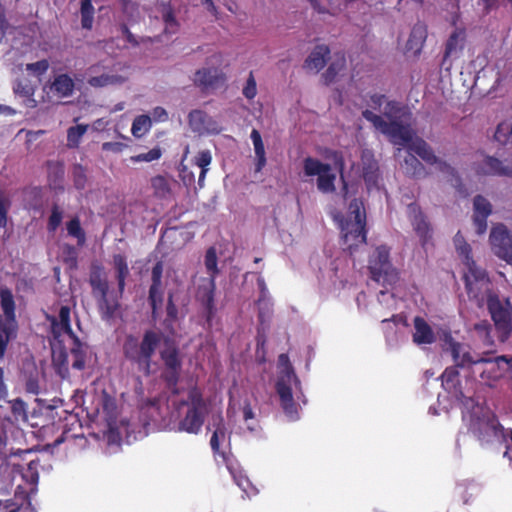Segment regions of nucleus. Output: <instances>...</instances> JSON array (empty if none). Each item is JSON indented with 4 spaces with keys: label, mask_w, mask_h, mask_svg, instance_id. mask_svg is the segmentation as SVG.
I'll use <instances>...</instances> for the list:
<instances>
[{
    "label": "nucleus",
    "mask_w": 512,
    "mask_h": 512,
    "mask_svg": "<svg viewBox=\"0 0 512 512\" xmlns=\"http://www.w3.org/2000/svg\"><path fill=\"white\" fill-rule=\"evenodd\" d=\"M31 208L38 210L42 207L43 188L41 186H33L27 190Z\"/></svg>",
    "instance_id": "obj_56"
},
{
    "label": "nucleus",
    "mask_w": 512,
    "mask_h": 512,
    "mask_svg": "<svg viewBox=\"0 0 512 512\" xmlns=\"http://www.w3.org/2000/svg\"><path fill=\"white\" fill-rule=\"evenodd\" d=\"M0 305L4 313L3 323L17 328L15 301L11 290L7 287L0 289Z\"/></svg>",
    "instance_id": "obj_23"
},
{
    "label": "nucleus",
    "mask_w": 512,
    "mask_h": 512,
    "mask_svg": "<svg viewBox=\"0 0 512 512\" xmlns=\"http://www.w3.org/2000/svg\"><path fill=\"white\" fill-rule=\"evenodd\" d=\"M9 403L11 413L17 420H27V404L21 398H16Z\"/></svg>",
    "instance_id": "obj_55"
},
{
    "label": "nucleus",
    "mask_w": 512,
    "mask_h": 512,
    "mask_svg": "<svg viewBox=\"0 0 512 512\" xmlns=\"http://www.w3.org/2000/svg\"><path fill=\"white\" fill-rule=\"evenodd\" d=\"M66 229L69 236L77 240L78 246H83L86 242V233L81 226L78 216L73 217L66 223Z\"/></svg>",
    "instance_id": "obj_35"
},
{
    "label": "nucleus",
    "mask_w": 512,
    "mask_h": 512,
    "mask_svg": "<svg viewBox=\"0 0 512 512\" xmlns=\"http://www.w3.org/2000/svg\"><path fill=\"white\" fill-rule=\"evenodd\" d=\"M215 430L210 439V446L214 453L220 452V441L225 439L226 427L222 415L213 418Z\"/></svg>",
    "instance_id": "obj_32"
},
{
    "label": "nucleus",
    "mask_w": 512,
    "mask_h": 512,
    "mask_svg": "<svg viewBox=\"0 0 512 512\" xmlns=\"http://www.w3.org/2000/svg\"><path fill=\"white\" fill-rule=\"evenodd\" d=\"M89 285L103 320L113 319L120 309L118 292L109 290V283L101 264H92L89 274Z\"/></svg>",
    "instance_id": "obj_2"
},
{
    "label": "nucleus",
    "mask_w": 512,
    "mask_h": 512,
    "mask_svg": "<svg viewBox=\"0 0 512 512\" xmlns=\"http://www.w3.org/2000/svg\"><path fill=\"white\" fill-rule=\"evenodd\" d=\"M502 426L495 415L486 413L482 416H472L469 431L481 443H490L501 432Z\"/></svg>",
    "instance_id": "obj_10"
},
{
    "label": "nucleus",
    "mask_w": 512,
    "mask_h": 512,
    "mask_svg": "<svg viewBox=\"0 0 512 512\" xmlns=\"http://www.w3.org/2000/svg\"><path fill=\"white\" fill-rule=\"evenodd\" d=\"M73 184L77 190H83L87 183L86 170L81 164H75L72 169Z\"/></svg>",
    "instance_id": "obj_51"
},
{
    "label": "nucleus",
    "mask_w": 512,
    "mask_h": 512,
    "mask_svg": "<svg viewBox=\"0 0 512 512\" xmlns=\"http://www.w3.org/2000/svg\"><path fill=\"white\" fill-rule=\"evenodd\" d=\"M87 130L88 125L86 124L69 127L67 130V146L69 148H77L80 144L81 138Z\"/></svg>",
    "instance_id": "obj_39"
},
{
    "label": "nucleus",
    "mask_w": 512,
    "mask_h": 512,
    "mask_svg": "<svg viewBox=\"0 0 512 512\" xmlns=\"http://www.w3.org/2000/svg\"><path fill=\"white\" fill-rule=\"evenodd\" d=\"M162 17L165 23V32L175 33L178 29V22L176 21L173 10L170 7L165 9Z\"/></svg>",
    "instance_id": "obj_58"
},
{
    "label": "nucleus",
    "mask_w": 512,
    "mask_h": 512,
    "mask_svg": "<svg viewBox=\"0 0 512 512\" xmlns=\"http://www.w3.org/2000/svg\"><path fill=\"white\" fill-rule=\"evenodd\" d=\"M151 128V118L148 115H139L137 116L133 123L131 132L134 137L140 138L144 134H146Z\"/></svg>",
    "instance_id": "obj_42"
},
{
    "label": "nucleus",
    "mask_w": 512,
    "mask_h": 512,
    "mask_svg": "<svg viewBox=\"0 0 512 512\" xmlns=\"http://www.w3.org/2000/svg\"><path fill=\"white\" fill-rule=\"evenodd\" d=\"M64 211L58 203H53L51 213L47 220V230L50 233L56 232L63 220Z\"/></svg>",
    "instance_id": "obj_43"
},
{
    "label": "nucleus",
    "mask_w": 512,
    "mask_h": 512,
    "mask_svg": "<svg viewBox=\"0 0 512 512\" xmlns=\"http://www.w3.org/2000/svg\"><path fill=\"white\" fill-rule=\"evenodd\" d=\"M491 355L490 351L483 352L476 368L473 369V373L478 374L481 381L490 387L503 376L507 369L506 365L512 362V358L508 356L491 357Z\"/></svg>",
    "instance_id": "obj_8"
},
{
    "label": "nucleus",
    "mask_w": 512,
    "mask_h": 512,
    "mask_svg": "<svg viewBox=\"0 0 512 512\" xmlns=\"http://www.w3.org/2000/svg\"><path fill=\"white\" fill-rule=\"evenodd\" d=\"M364 119L372 123V125L384 135L388 136L390 141L395 145L407 146L415 139L413 131L409 125H405L398 120L385 121L380 115L375 114L369 109L362 111Z\"/></svg>",
    "instance_id": "obj_6"
},
{
    "label": "nucleus",
    "mask_w": 512,
    "mask_h": 512,
    "mask_svg": "<svg viewBox=\"0 0 512 512\" xmlns=\"http://www.w3.org/2000/svg\"><path fill=\"white\" fill-rule=\"evenodd\" d=\"M112 263L115 269V277L118 285V296L122 297L126 286V279L130 275L127 257L123 254H114L112 257Z\"/></svg>",
    "instance_id": "obj_25"
},
{
    "label": "nucleus",
    "mask_w": 512,
    "mask_h": 512,
    "mask_svg": "<svg viewBox=\"0 0 512 512\" xmlns=\"http://www.w3.org/2000/svg\"><path fill=\"white\" fill-rule=\"evenodd\" d=\"M120 81V76L102 74L100 76L91 77L88 84L92 87H104L111 84H116Z\"/></svg>",
    "instance_id": "obj_54"
},
{
    "label": "nucleus",
    "mask_w": 512,
    "mask_h": 512,
    "mask_svg": "<svg viewBox=\"0 0 512 512\" xmlns=\"http://www.w3.org/2000/svg\"><path fill=\"white\" fill-rule=\"evenodd\" d=\"M225 80V73L215 67L199 69L194 75V84L203 91L217 88L222 85Z\"/></svg>",
    "instance_id": "obj_19"
},
{
    "label": "nucleus",
    "mask_w": 512,
    "mask_h": 512,
    "mask_svg": "<svg viewBox=\"0 0 512 512\" xmlns=\"http://www.w3.org/2000/svg\"><path fill=\"white\" fill-rule=\"evenodd\" d=\"M48 183L53 190L63 191L64 166L61 162L47 161Z\"/></svg>",
    "instance_id": "obj_28"
},
{
    "label": "nucleus",
    "mask_w": 512,
    "mask_h": 512,
    "mask_svg": "<svg viewBox=\"0 0 512 512\" xmlns=\"http://www.w3.org/2000/svg\"><path fill=\"white\" fill-rule=\"evenodd\" d=\"M474 330L481 338H483V342L486 345H492L494 343L491 336L492 326L487 320H481L476 323L474 325Z\"/></svg>",
    "instance_id": "obj_52"
},
{
    "label": "nucleus",
    "mask_w": 512,
    "mask_h": 512,
    "mask_svg": "<svg viewBox=\"0 0 512 512\" xmlns=\"http://www.w3.org/2000/svg\"><path fill=\"white\" fill-rule=\"evenodd\" d=\"M427 38V29L423 25H416L413 27L409 39L408 45L410 49H416V51H420L423 47V44Z\"/></svg>",
    "instance_id": "obj_37"
},
{
    "label": "nucleus",
    "mask_w": 512,
    "mask_h": 512,
    "mask_svg": "<svg viewBox=\"0 0 512 512\" xmlns=\"http://www.w3.org/2000/svg\"><path fill=\"white\" fill-rule=\"evenodd\" d=\"M370 278L378 284H392L399 278L397 269L390 259V247L379 245L370 254L368 259Z\"/></svg>",
    "instance_id": "obj_5"
},
{
    "label": "nucleus",
    "mask_w": 512,
    "mask_h": 512,
    "mask_svg": "<svg viewBox=\"0 0 512 512\" xmlns=\"http://www.w3.org/2000/svg\"><path fill=\"white\" fill-rule=\"evenodd\" d=\"M490 244L495 255L512 263V235L504 224H498L492 228Z\"/></svg>",
    "instance_id": "obj_11"
},
{
    "label": "nucleus",
    "mask_w": 512,
    "mask_h": 512,
    "mask_svg": "<svg viewBox=\"0 0 512 512\" xmlns=\"http://www.w3.org/2000/svg\"><path fill=\"white\" fill-rule=\"evenodd\" d=\"M156 289H152V285L149 287L148 300L152 309V314L155 315L157 310L161 307L163 302V291L162 286H156Z\"/></svg>",
    "instance_id": "obj_53"
},
{
    "label": "nucleus",
    "mask_w": 512,
    "mask_h": 512,
    "mask_svg": "<svg viewBox=\"0 0 512 512\" xmlns=\"http://www.w3.org/2000/svg\"><path fill=\"white\" fill-rule=\"evenodd\" d=\"M466 40V32L463 28H456L448 37L445 43V50L442 59V67H445L447 70L450 69L451 64L445 66L447 60L451 57H456L464 48V43Z\"/></svg>",
    "instance_id": "obj_21"
},
{
    "label": "nucleus",
    "mask_w": 512,
    "mask_h": 512,
    "mask_svg": "<svg viewBox=\"0 0 512 512\" xmlns=\"http://www.w3.org/2000/svg\"><path fill=\"white\" fill-rule=\"evenodd\" d=\"M304 173L306 176H319L323 172L331 171V165L322 163L318 159L306 157L303 161Z\"/></svg>",
    "instance_id": "obj_34"
},
{
    "label": "nucleus",
    "mask_w": 512,
    "mask_h": 512,
    "mask_svg": "<svg viewBox=\"0 0 512 512\" xmlns=\"http://www.w3.org/2000/svg\"><path fill=\"white\" fill-rule=\"evenodd\" d=\"M159 348V357L162 362L160 378L166 387L177 393L180 381L183 355L178 343L161 331L147 329L141 339L133 334L125 337L122 346L124 358L145 376L151 374L152 360Z\"/></svg>",
    "instance_id": "obj_1"
},
{
    "label": "nucleus",
    "mask_w": 512,
    "mask_h": 512,
    "mask_svg": "<svg viewBox=\"0 0 512 512\" xmlns=\"http://www.w3.org/2000/svg\"><path fill=\"white\" fill-rule=\"evenodd\" d=\"M459 367L450 366L447 367L441 375L442 385L445 389L450 390L455 388L456 384L459 383Z\"/></svg>",
    "instance_id": "obj_48"
},
{
    "label": "nucleus",
    "mask_w": 512,
    "mask_h": 512,
    "mask_svg": "<svg viewBox=\"0 0 512 512\" xmlns=\"http://www.w3.org/2000/svg\"><path fill=\"white\" fill-rule=\"evenodd\" d=\"M330 55V49L327 45L321 44L315 46L304 62V68L315 73L319 72L327 63Z\"/></svg>",
    "instance_id": "obj_22"
},
{
    "label": "nucleus",
    "mask_w": 512,
    "mask_h": 512,
    "mask_svg": "<svg viewBox=\"0 0 512 512\" xmlns=\"http://www.w3.org/2000/svg\"><path fill=\"white\" fill-rule=\"evenodd\" d=\"M151 187L153 188L154 195L158 198H166L171 193L169 183L162 175H157L151 179Z\"/></svg>",
    "instance_id": "obj_45"
},
{
    "label": "nucleus",
    "mask_w": 512,
    "mask_h": 512,
    "mask_svg": "<svg viewBox=\"0 0 512 512\" xmlns=\"http://www.w3.org/2000/svg\"><path fill=\"white\" fill-rule=\"evenodd\" d=\"M15 95L22 98L31 97L35 94V88L27 79H16L12 86Z\"/></svg>",
    "instance_id": "obj_47"
},
{
    "label": "nucleus",
    "mask_w": 512,
    "mask_h": 512,
    "mask_svg": "<svg viewBox=\"0 0 512 512\" xmlns=\"http://www.w3.org/2000/svg\"><path fill=\"white\" fill-rule=\"evenodd\" d=\"M487 309L494 322L499 341L506 342L512 332V305L510 300L501 301L497 294H489Z\"/></svg>",
    "instance_id": "obj_7"
},
{
    "label": "nucleus",
    "mask_w": 512,
    "mask_h": 512,
    "mask_svg": "<svg viewBox=\"0 0 512 512\" xmlns=\"http://www.w3.org/2000/svg\"><path fill=\"white\" fill-rule=\"evenodd\" d=\"M345 59L342 58L340 61L332 62L326 71L322 74L323 81L326 85L331 84L336 79L338 73L344 68Z\"/></svg>",
    "instance_id": "obj_49"
},
{
    "label": "nucleus",
    "mask_w": 512,
    "mask_h": 512,
    "mask_svg": "<svg viewBox=\"0 0 512 512\" xmlns=\"http://www.w3.org/2000/svg\"><path fill=\"white\" fill-rule=\"evenodd\" d=\"M17 328L3 323L0 316V361L4 359L9 342L16 337Z\"/></svg>",
    "instance_id": "obj_33"
},
{
    "label": "nucleus",
    "mask_w": 512,
    "mask_h": 512,
    "mask_svg": "<svg viewBox=\"0 0 512 512\" xmlns=\"http://www.w3.org/2000/svg\"><path fill=\"white\" fill-rule=\"evenodd\" d=\"M95 9L92 5V0H81L80 15L81 26L83 29L91 30L94 22Z\"/></svg>",
    "instance_id": "obj_36"
},
{
    "label": "nucleus",
    "mask_w": 512,
    "mask_h": 512,
    "mask_svg": "<svg viewBox=\"0 0 512 512\" xmlns=\"http://www.w3.org/2000/svg\"><path fill=\"white\" fill-rule=\"evenodd\" d=\"M455 247H456L458 254L464 258L467 268H470V263H475V261L472 259V256H471L470 245L466 242L464 244H460Z\"/></svg>",
    "instance_id": "obj_63"
},
{
    "label": "nucleus",
    "mask_w": 512,
    "mask_h": 512,
    "mask_svg": "<svg viewBox=\"0 0 512 512\" xmlns=\"http://www.w3.org/2000/svg\"><path fill=\"white\" fill-rule=\"evenodd\" d=\"M336 175L329 172H323L318 176L317 188L322 193H333L335 191Z\"/></svg>",
    "instance_id": "obj_46"
},
{
    "label": "nucleus",
    "mask_w": 512,
    "mask_h": 512,
    "mask_svg": "<svg viewBox=\"0 0 512 512\" xmlns=\"http://www.w3.org/2000/svg\"><path fill=\"white\" fill-rule=\"evenodd\" d=\"M335 220L339 223L341 233L347 230H359L366 228V213L362 201L353 199L349 204L348 215L344 217L341 214L335 215Z\"/></svg>",
    "instance_id": "obj_12"
},
{
    "label": "nucleus",
    "mask_w": 512,
    "mask_h": 512,
    "mask_svg": "<svg viewBox=\"0 0 512 512\" xmlns=\"http://www.w3.org/2000/svg\"><path fill=\"white\" fill-rule=\"evenodd\" d=\"M251 140L256 155L255 171L260 172L266 165L265 147L260 132L257 129L251 131Z\"/></svg>",
    "instance_id": "obj_29"
},
{
    "label": "nucleus",
    "mask_w": 512,
    "mask_h": 512,
    "mask_svg": "<svg viewBox=\"0 0 512 512\" xmlns=\"http://www.w3.org/2000/svg\"><path fill=\"white\" fill-rule=\"evenodd\" d=\"M49 69V62L47 59H42L34 63L26 64V71L33 75L40 77L44 75Z\"/></svg>",
    "instance_id": "obj_57"
},
{
    "label": "nucleus",
    "mask_w": 512,
    "mask_h": 512,
    "mask_svg": "<svg viewBox=\"0 0 512 512\" xmlns=\"http://www.w3.org/2000/svg\"><path fill=\"white\" fill-rule=\"evenodd\" d=\"M186 406V412L178 423L179 431L198 434L208 414V406L201 391L197 387L189 389L187 399L180 402Z\"/></svg>",
    "instance_id": "obj_4"
},
{
    "label": "nucleus",
    "mask_w": 512,
    "mask_h": 512,
    "mask_svg": "<svg viewBox=\"0 0 512 512\" xmlns=\"http://www.w3.org/2000/svg\"><path fill=\"white\" fill-rule=\"evenodd\" d=\"M204 264H205L206 270L209 274V278L216 279L217 275L219 274V269L217 266V264H218L217 251L214 246H211L206 250Z\"/></svg>",
    "instance_id": "obj_41"
},
{
    "label": "nucleus",
    "mask_w": 512,
    "mask_h": 512,
    "mask_svg": "<svg viewBox=\"0 0 512 512\" xmlns=\"http://www.w3.org/2000/svg\"><path fill=\"white\" fill-rule=\"evenodd\" d=\"M162 155V151L159 147H155L151 150H149L146 153L138 154L137 156L133 157L132 159L136 162H151L154 160H158Z\"/></svg>",
    "instance_id": "obj_59"
},
{
    "label": "nucleus",
    "mask_w": 512,
    "mask_h": 512,
    "mask_svg": "<svg viewBox=\"0 0 512 512\" xmlns=\"http://www.w3.org/2000/svg\"><path fill=\"white\" fill-rule=\"evenodd\" d=\"M465 289L470 299H474L479 305L487 300L491 291V283L486 272L477 267L476 263H470L468 272L464 275Z\"/></svg>",
    "instance_id": "obj_9"
},
{
    "label": "nucleus",
    "mask_w": 512,
    "mask_h": 512,
    "mask_svg": "<svg viewBox=\"0 0 512 512\" xmlns=\"http://www.w3.org/2000/svg\"><path fill=\"white\" fill-rule=\"evenodd\" d=\"M11 207V200L6 194L0 190V228L6 229L9 222V209Z\"/></svg>",
    "instance_id": "obj_50"
},
{
    "label": "nucleus",
    "mask_w": 512,
    "mask_h": 512,
    "mask_svg": "<svg viewBox=\"0 0 512 512\" xmlns=\"http://www.w3.org/2000/svg\"><path fill=\"white\" fill-rule=\"evenodd\" d=\"M74 88V80L66 73L55 76L50 85L51 91L60 98L71 96Z\"/></svg>",
    "instance_id": "obj_26"
},
{
    "label": "nucleus",
    "mask_w": 512,
    "mask_h": 512,
    "mask_svg": "<svg viewBox=\"0 0 512 512\" xmlns=\"http://www.w3.org/2000/svg\"><path fill=\"white\" fill-rule=\"evenodd\" d=\"M73 346L70 349L72 360V368L83 370L86 364V348L80 339L75 336L72 338Z\"/></svg>",
    "instance_id": "obj_31"
},
{
    "label": "nucleus",
    "mask_w": 512,
    "mask_h": 512,
    "mask_svg": "<svg viewBox=\"0 0 512 512\" xmlns=\"http://www.w3.org/2000/svg\"><path fill=\"white\" fill-rule=\"evenodd\" d=\"M415 332L413 333V342L417 345L432 344L435 342L436 337L433 329L427 321L416 316L413 320Z\"/></svg>",
    "instance_id": "obj_24"
},
{
    "label": "nucleus",
    "mask_w": 512,
    "mask_h": 512,
    "mask_svg": "<svg viewBox=\"0 0 512 512\" xmlns=\"http://www.w3.org/2000/svg\"><path fill=\"white\" fill-rule=\"evenodd\" d=\"M242 93L249 100L253 99L257 94V85L252 72L249 74Z\"/></svg>",
    "instance_id": "obj_62"
},
{
    "label": "nucleus",
    "mask_w": 512,
    "mask_h": 512,
    "mask_svg": "<svg viewBox=\"0 0 512 512\" xmlns=\"http://www.w3.org/2000/svg\"><path fill=\"white\" fill-rule=\"evenodd\" d=\"M408 218L414 228V231L419 236L422 245H425L431 238V226L427 221L426 216L423 214L421 208L416 203H411L407 207Z\"/></svg>",
    "instance_id": "obj_18"
},
{
    "label": "nucleus",
    "mask_w": 512,
    "mask_h": 512,
    "mask_svg": "<svg viewBox=\"0 0 512 512\" xmlns=\"http://www.w3.org/2000/svg\"><path fill=\"white\" fill-rule=\"evenodd\" d=\"M405 114H406V107L404 105H402V103L395 101V100L386 101L385 107H384V115L388 119H390V121H392V120L399 121V119L404 117Z\"/></svg>",
    "instance_id": "obj_40"
},
{
    "label": "nucleus",
    "mask_w": 512,
    "mask_h": 512,
    "mask_svg": "<svg viewBox=\"0 0 512 512\" xmlns=\"http://www.w3.org/2000/svg\"><path fill=\"white\" fill-rule=\"evenodd\" d=\"M190 128L198 134H218L221 128L217 121L200 109L192 110L188 115Z\"/></svg>",
    "instance_id": "obj_17"
},
{
    "label": "nucleus",
    "mask_w": 512,
    "mask_h": 512,
    "mask_svg": "<svg viewBox=\"0 0 512 512\" xmlns=\"http://www.w3.org/2000/svg\"><path fill=\"white\" fill-rule=\"evenodd\" d=\"M45 318L50 323V333L54 340L60 342L63 335H68L71 339L76 336L71 327V309L69 306H61L58 316L46 314Z\"/></svg>",
    "instance_id": "obj_13"
},
{
    "label": "nucleus",
    "mask_w": 512,
    "mask_h": 512,
    "mask_svg": "<svg viewBox=\"0 0 512 512\" xmlns=\"http://www.w3.org/2000/svg\"><path fill=\"white\" fill-rule=\"evenodd\" d=\"M475 170L480 175L512 178V158L502 161L494 156L486 155L481 162L476 164Z\"/></svg>",
    "instance_id": "obj_16"
},
{
    "label": "nucleus",
    "mask_w": 512,
    "mask_h": 512,
    "mask_svg": "<svg viewBox=\"0 0 512 512\" xmlns=\"http://www.w3.org/2000/svg\"><path fill=\"white\" fill-rule=\"evenodd\" d=\"M494 139L501 145L512 143V123L507 120L500 122L496 127Z\"/></svg>",
    "instance_id": "obj_38"
},
{
    "label": "nucleus",
    "mask_w": 512,
    "mask_h": 512,
    "mask_svg": "<svg viewBox=\"0 0 512 512\" xmlns=\"http://www.w3.org/2000/svg\"><path fill=\"white\" fill-rule=\"evenodd\" d=\"M474 215L473 221L476 232L481 235L487 230V218L492 212L491 203L482 195L475 196L473 200Z\"/></svg>",
    "instance_id": "obj_20"
},
{
    "label": "nucleus",
    "mask_w": 512,
    "mask_h": 512,
    "mask_svg": "<svg viewBox=\"0 0 512 512\" xmlns=\"http://www.w3.org/2000/svg\"><path fill=\"white\" fill-rule=\"evenodd\" d=\"M162 275H163V263L158 261L152 268L151 271V285L152 289H156V286H162Z\"/></svg>",
    "instance_id": "obj_60"
},
{
    "label": "nucleus",
    "mask_w": 512,
    "mask_h": 512,
    "mask_svg": "<svg viewBox=\"0 0 512 512\" xmlns=\"http://www.w3.org/2000/svg\"><path fill=\"white\" fill-rule=\"evenodd\" d=\"M406 173L413 177L425 176V168L423 164L413 155L409 154L404 159Z\"/></svg>",
    "instance_id": "obj_44"
},
{
    "label": "nucleus",
    "mask_w": 512,
    "mask_h": 512,
    "mask_svg": "<svg viewBox=\"0 0 512 512\" xmlns=\"http://www.w3.org/2000/svg\"><path fill=\"white\" fill-rule=\"evenodd\" d=\"M437 165V169L448 175V176H452V177H456L457 180H459V176H458V173L457 171L455 170V168H453L450 164H448L446 161H443L441 160L440 158H438V162H436Z\"/></svg>",
    "instance_id": "obj_64"
},
{
    "label": "nucleus",
    "mask_w": 512,
    "mask_h": 512,
    "mask_svg": "<svg viewBox=\"0 0 512 512\" xmlns=\"http://www.w3.org/2000/svg\"><path fill=\"white\" fill-rule=\"evenodd\" d=\"M449 350L452 359L459 368L475 369L482 353L472 352L469 345L454 340L449 341Z\"/></svg>",
    "instance_id": "obj_15"
},
{
    "label": "nucleus",
    "mask_w": 512,
    "mask_h": 512,
    "mask_svg": "<svg viewBox=\"0 0 512 512\" xmlns=\"http://www.w3.org/2000/svg\"><path fill=\"white\" fill-rule=\"evenodd\" d=\"M280 372L276 381L275 389L279 396L280 406L285 415L291 421L299 419L298 405L294 401L292 393V384L296 387L300 385L294 368L290 362L289 356L282 353L278 357Z\"/></svg>",
    "instance_id": "obj_3"
},
{
    "label": "nucleus",
    "mask_w": 512,
    "mask_h": 512,
    "mask_svg": "<svg viewBox=\"0 0 512 512\" xmlns=\"http://www.w3.org/2000/svg\"><path fill=\"white\" fill-rule=\"evenodd\" d=\"M216 279L207 278L198 286L196 299L204 309L206 321L210 324L216 314L215 307Z\"/></svg>",
    "instance_id": "obj_14"
},
{
    "label": "nucleus",
    "mask_w": 512,
    "mask_h": 512,
    "mask_svg": "<svg viewBox=\"0 0 512 512\" xmlns=\"http://www.w3.org/2000/svg\"><path fill=\"white\" fill-rule=\"evenodd\" d=\"M409 150L417 154L429 165H434L438 162V157L435 155L432 147L420 137H415V139L409 144Z\"/></svg>",
    "instance_id": "obj_27"
},
{
    "label": "nucleus",
    "mask_w": 512,
    "mask_h": 512,
    "mask_svg": "<svg viewBox=\"0 0 512 512\" xmlns=\"http://www.w3.org/2000/svg\"><path fill=\"white\" fill-rule=\"evenodd\" d=\"M343 244L346 245L347 249L350 253L353 252L355 248H357L360 244L366 243L367 240V230L365 229H357V230H347V232L341 233Z\"/></svg>",
    "instance_id": "obj_30"
},
{
    "label": "nucleus",
    "mask_w": 512,
    "mask_h": 512,
    "mask_svg": "<svg viewBox=\"0 0 512 512\" xmlns=\"http://www.w3.org/2000/svg\"><path fill=\"white\" fill-rule=\"evenodd\" d=\"M212 162V155L209 150H201L195 156V164L203 170H208V166Z\"/></svg>",
    "instance_id": "obj_61"
}]
</instances>
